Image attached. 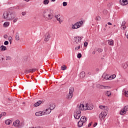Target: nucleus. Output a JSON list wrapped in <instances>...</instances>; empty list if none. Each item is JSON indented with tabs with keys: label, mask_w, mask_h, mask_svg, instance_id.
<instances>
[{
	"label": "nucleus",
	"mask_w": 128,
	"mask_h": 128,
	"mask_svg": "<svg viewBox=\"0 0 128 128\" xmlns=\"http://www.w3.org/2000/svg\"><path fill=\"white\" fill-rule=\"evenodd\" d=\"M50 12H52V10L50 9L45 10L44 11L42 16L45 19L48 16V14Z\"/></svg>",
	"instance_id": "423d86ee"
},
{
	"label": "nucleus",
	"mask_w": 128,
	"mask_h": 128,
	"mask_svg": "<svg viewBox=\"0 0 128 128\" xmlns=\"http://www.w3.org/2000/svg\"><path fill=\"white\" fill-rule=\"evenodd\" d=\"M98 52H102V49L99 48L97 50Z\"/></svg>",
	"instance_id": "de8ad7c7"
},
{
	"label": "nucleus",
	"mask_w": 128,
	"mask_h": 128,
	"mask_svg": "<svg viewBox=\"0 0 128 128\" xmlns=\"http://www.w3.org/2000/svg\"><path fill=\"white\" fill-rule=\"evenodd\" d=\"M13 125L16 128H21L20 125V120H17L13 122Z\"/></svg>",
	"instance_id": "1a4fd4ad"
},
{
	"label": "nucleus",
	"mask_w": 128,
	"mask_h": 128,
	"mask_svg": "<svg viewBox=\"0 0 128 128\" xmlns=\"http://www.w3.org/2000/svg\"><path fill=\"white\" fill-rule=\"evenodd\" d=\"M74 92V87H70V88L69 93L73 94Z\"/></svg>",
	"instance_id": "b1692460"
},
{
	"label": "nucleus",
	"mask_w": 128,
	"mask_h": 128,
	"mask_svg": "<svg viewBox=\"0 0 128 128\" xmlns=\"http://www.w3.org/2000/svg\"><path fill=\"white\" fill-rule=\"evenodd\" d=\"M97 86L98 88H101V90H104V86L98 84Z\"/></svg>",
	"instance_id": "c756f323"
},
{
	"label": "nucleus",
	"mask_w": 128,
	"mask_h": 128,
	"mask_svg": "<svg viewBox=\"0 0 128 128\" xmlns=\"http://www.w3.org/2000/svg\"><path fill=\"white\" fill-rule=\"evenodd\" d=\"M0 48H1V50L2 51V50H6V46H4V45H2L0 46Z\"/></svg>",
	"instance_id": "a878e982"
},
{
	"label": "nucleus",
	"mask_w": 128,
	"mask_h": 128,
	"mask_svg": "<svg viewBox=\"0 0 128 128\" xmlns=\"http://www.w3.org/2000/svg\"><path fill=\"white\" fill-rule=\"evenodd\" d=\"M10 26V22H5L4 24V28H8Z\"/></svg>",
	"instance_id": "bb28decb"
},
{
	"label": "nucleus",
	"mask_w": 128,
	"mask_h": 128,
	"mask_svg": "<svg viewBox=\"0 0 128 128\" xmlns=\"http://www.w3.org/2000/svg\"><path fill=\"white\" fill-rule=\"evenodd\" d=\"M80 46H76L75 48V50H80Z\"/></svg>",
	"instance_id": "37998d69"
},
{
	"label": "nucleus",
	"mask_w": 128,
	"mask_h": 128,
	"mask_svg": "<svg viewBox=\"0 0 128 128\" xmlns=\"http://www.w3.org/2000/svg\"><path fill=\"white\" fill-rule=\"evenodd\" d=\"M4 20H14V18H16V16H14V13L12 12H10V11L5 12L2 16Z\"/></svg>",
	"instance_id": "f257e3e1"
},
{
	"label": "nucleus",
	"mask_w": 128,
	"mask_h": 128,
	"mask_svg": "<svg viewBox=\"0 0 128 128\" xmlns=\"http://www.w3.org/2000/svg\"><path fill=\"white\" fill-rule=\"evenodd\" d=\"M81 106H82V108H86V107H85V108H84V104H81Z\"/></svg>",
	"instance_id": "052dcab7"
},
{
	"label": "nucleus",
	"mask_w": 128,
	"mask_h": 128,
	"mask_svg": "<svg viewBox=\"0 0 128 128\" xmlns=\"http://www.w3.org/2000/svg\"><path fill=\"white\" fill-rule=\"evenodd\" d=\"M103 14H108V10H103Z\"/></svg>",
	"instance_id": "09e8293b"
},
{
	"label": "nucleus",
	"mask_w": 128,
	"mask_h": 128,
	"mask_svg": "<svg viewBox=\"0 0 128 128\" xmlns=\"http://www.w3.org/2000/svg\"><path fill=\"white\" fill-rule=\"evenodd\" d=\"M110 86H104V89L107 90V89H110Z\"/></svg>",
	"instance_id": "8fccbe9b"
},
{
	"label": "nucleus",
	"mask_w": 128,
	"mask_h": 128,
	"mask_svg": "<svg viewBox=\"0 0 128 128\" xmlns=\"http://www.w3.org/2000/svg\"><path fill=\"white\" fill-rule=\"evenodd\" d=\"M16 40H20V36L18 32H16Z\"/></svg>",
	"instance_id": "cd10ccee"
},
{
	"label": "nucleus",
	"mask_w": 128,
	"mask_h": 128,
	"mask_svg": "<svg viewBox=\"0 0 128 128\" xmlns=\"http://www.w3.org/2000/svg\"><path fill=\"white\" fill-rule=\"evenodd\" d=\"M92 54H96V51H93Z\"/></svg>",
	"instance_id": "69168bd1"
},
{
	"label": "nucleus",
	"mask_w": 128,
	"mask_h": 128,
	"mask_svg": "<svg viewBox=\"0 0 128 128\" xmlns=\"http://www.w3.org/2000/svg\"><path fill=\"white\" fill-rule=\"evenodd\" d=\"M36 70V69H30L28 70V72H35Z\"/></svg>",
	"instance_id": "473e14b6"
},
{
	"label": "nucleus",
	"mask_w": 128,
	"mask_h": 128,
	"mask_svg": "<svg viewBox=\"0 0 128 128\" xmlns=\"http://www.w3.org/2000/svg\"><path fill=\"white\" fill-rule=\"evenodd\" d=\"M126 28V26H121V29L122 30H124Z\"/></svg>",
	"instance_id": "ea45409f"
},
{
	"label": "nucleus",
	"mask_w": 128,
	"mask_h": 128,
	"mask_svg": "<svg viewBox=\"0 0 128 128\" xmlns=\"http://www.w3.org/2000/svg\"><path fill=\"white\" fill-rule=\"evenodd\" d=\"M12 40V36H9L8 37V40H9V42H10V40Z\"/></svg>",
	"instance_id": "13d9d810"
},
{
	"label": "nucleus",
	"mask_w": 128,
	"mask_h": 128,
	"mask_svg": "<svg viewBox=\"0 0 128 128\" xmlns=\"http://www.w3.org/2000/svg\"><path fill=\"white\" fill-rule=\"evenodd\" d=\"M90 126H92V123H90V124H88V128H90Z\"/></svg>",
	"instance_id": "0e129e2a"
},
{
	"label": "nucleus",
	"mask_w": 128,
	"mask_h": 128,
	"mask_svg": "<svg viewBox=\"0 0 128 128\" xmlns=\"http://www.w3.org/2000/svg\"><path fill=\"white\" fill-rule=\"evenodd\" d=\"M108 44L110 46H114V40H108Z\"/></svg>",
	"instance_id": "393cba45"
},
{
	"label": "nucleus",
	"mask_w": 128,
	"mask_h": 128,
	"mask_svg": "<svg viewBox=\"0 0 128 128\" xmlns=\"http://www.w3.org/2000/svg\"><path fill=\"white\" fill-rule=\"evenodd\" d=\"M85 110H92L94 108V105L91 104L87 103L85 106Z\"/></svg>",
	"instance_id": "39448f33"
},
{
	"label": "nucleus",
	"mask_w": 128,
	"mask_h": 128,
	"mask_svg": "<svg viewBox=\"0 0 128 128\" xmlns=\"http://www.w3.org/2000/svg\"><path fill=\"white\" fill-rule=\"evenodd\" d=\"M12 10H20V6H16L11 8Z\"/></svg>",
	"instance_id": "f704fd0d"
},
{
	"label": "nucleus",
	"mask_w": 128,
	"mask_h": 128,
	"mask_svg": "<svg viewBox=\"0 0 128 128\" xmlns=\"http://www.w3.org/2000/svg\"><path fill=\"white\" fill-rule=\"evenodd\" d=\"M12 60V57H10V56H6V60Z\"/></svg>",
	"instance_id": "e433bc0d"
},
{
	"label": "nucleus",
	"mask_w": 128,
	"mask_h": 128,
	"mask_svg": "<svg viewBox=\"0 0 128 128\" xmlns=\"http://www.w3.org/2000/svg\"><path fill=\"white\" fill-rule=\"evenodd\" d=\"M52 112V110L50 108H48L46 110V111L45 112H44V114H50V112Z\"/></svg>",
	"instance_id": "aec40b11"
},
{
	"label": "nucleus",
	"mask_w": 128,
	"mask_h": 128,
	"mask_svg": "<svg viewBox=\"0 0 128 128\" xmlns=\"http://www.w3.org/2000/svg\"><path fill=\"white\" fill-rule=\"evenodd\" d=\"M50 33H46L45 34L44 42H48V40H50Z\"/></svg>",
	"instance_id": "9b49d317"
},
{
	"label": "nucleus",
	"mask_w": 128,
	"mask_h": 128,
	"mask_svg": "<svg viewBox=\"0 0 128 128\" xmlns=\"http://www.w3.org/2000/svg\"><path fill=\"white\" fill-rule=\"evenodd\" d=\"M1 114V116H6V112H2Z\"/></svg>",
	"instance_id": "4c0bfd02"
},
{
	"label": "nucleus",
	"mask_w": 128,
	"mask_h": 128,
	"mask_svg": "<svg viewBox=\"0 0 128 128\" xmlns=\"http://www.w3.org/2000/svg\"><path fill=\"white\" fill-rule=\"evenodd\" d=\"M96 126H98V123H95V124H94V128H96Z\"/></svg>",
	"instance_id": "680f3d73"
},
{
	"label": "nucleus",
	"mask_w": 128,
	"mask_h": 128,
	"mask_svg": "<svg viewBox=\"0 0 128 128\" xmlns=\"http://www.w3.org/2000/svg\"><path fill=\"white\" fill-rule=\"evenodd\" d=\"M82 24H84V22L82 21L78 22L74 25H72V28H73V30L78 28H80V26Z\"/></svg>",
	"instance_id": "f03ea898"
},
{
	"label": "nucleus",
	"mask_w": 128,
	"mask_h": 128,
	"mask_svg": "<svg viewBox=\"0 0 128 128\" xmlns=\"http://www.w3.org/2000/svg\"><path fill=\"white\" fill-rule=\"evenodd\" d=\"M80 120L84 124H85L88 121V118L84 116H82L81 117Z\"/></svg>",
	"instance_id": "f8f14e48"
},
{
	"label": "nucleus",
	"mask_w": 128,
	"mask_h": 128,
	"mask_svg": "<svg viewBox=\"0 0 128 128\" xmlns=\"http://www.w3.org/2000/svg\"><path fill=\"white\" fill-rule=\"evenodd\" d=\"M128 66V63L126 62L124 64V68H126Z\"/></svg>",
	"instance_id": "c9c22d12"
},
{
	"label": "nucleus",
	"mask_w": 128,
	"mask_h": 128,
	"mask_svg": "<svg viewBox=\"0 0 128 128\" xmlns=\"http://www.w3.org/2000/svg\"><path fill=\"white\" fill-rule=\"evenodd\" d=\"M76 110H80V112H81V110H86V108H82V104H80V106L78 105L77 106L76 108Z\"/></svg>",
	"instance_id": "ddd939ff"
},
{
	"label": "nucleus",
	"mask_w": 128,
	"mask_h": 128,
	"mask_svg": "<svg viewBox=\"0 0 128 128\" xmlns=\"http://www.w3.org/2000/svg\"><path fill=\"white\" fill-rule=\"evenodd\" d=\"M54 18V14L52 12V11L48 14V16L45 18L46 20H52Z\"/></svg>",
	"instance_id": "0eeeda50"
},
{
	"label": "nucleus",
	"mask_w": 128,
	"mask_h": 128,
	"mask_svg": "<svg viewBox=\"0 0 128 128\" xmlns=\"http://www.w3.org/2000/svg\"><path fill=\"white\" fill-rule=\"evenodd\" d=\"M124 110L126 111V112H128V106H124Z\"/></svg>",
	"instance_id": "3c124183"
},
{
	"label": "nucleus",
	"mask_w": 128,
	"mask_h": 128,
	"mask_svg": "<svg viewBox=\"0 0 128 128\" xmlns=\"http://www.w3.org/2000/svg\"><path fill=\"white\" fill-rule=\"evenodd\" d=\"M24 0L25 2H30V0Z\"/></svg>",
	"instance_id": "338daca9"
},
{
	"label": "nucleus",
	"mask_w": 128,
	"mask_h": 128,
	"mask_svg": "<svg viewBox=\"0 0 128 128\" xmlns=\"http://www.w3.org/2000/svg\"><path fill=\"white\" fill-rule=\"evenodd\" d=\"M54 18H56L57 20H58V22H59L60 24H62V21L60 20V14L56 15L54 16Z\"/></svg>",
	"instance_id": "2eb2a0df"
},
{
	"label": "nucleus",
	"mask_w": 128,
	"mask_h": 128,
	"mask_svg": "<svg viewBox=\"0 0 128 128\" xmlns=\"http://www.w3.org/2000/svg\"><path fill=\"white\" fill-rule=\"evenodd\" d=\"M108 24L109 26H112V23L111 22H108Z\"/></svg>",
	"instance_id": "e2e57ef3"
},
{
	"label": "nucleus",
	"mask_w": 128,
	"mask_h": 128,
	"mask_svg": "<svg viewBox=\"0 0 128 128\" xmlns=\"http://www.w3.org/2000/svg\"><path fill=\"white\" fill-rule=\"evenodd\" d=\"M126 21L124 20V21L122 22L121 26H126Z\"/></svg>",
	"instance_id": "58836bf2"
},
{
	"label": "nucleus",
	"mask_w": 128,
	"mask_h": 128,
	"mask_svg": "<svg viewBox=\"0 0 128 128\" xmlns=\"http://www.w3.org/2000/svg\"><path fill=\"white\" fill-rule=\"evenodd\" d=\"M84 122H82V121H81L80 120V121H78V126L79 128H82V126H84Z\"/></svg>",
	"instance_id": "4be33fe9"
},
{
	"label": "nucleus",
	"mask_w": 128,
	"mask_h": 128,
	"mask_svg": "<svg viewBox=\"0 0 128 128\" xmlns=\"http://www.w3.org/2000/svg\"><path fill=\"white\" fill-rule=\"evenodd\" d=\"M41 104H42V101L41 100H38L36 104H34V106H36V107L38 106H40Z\"/></svg>",
	"instance_id": "6ab92c4d"
},
{
	"label": "nucleus",
	"mask_w": 128,
	"mask_h": 128,
	"mask_svg": "<svg viewBox=\"0 0 128 128\" xmlns=\"http://www.w3.org/2000/svg\"><path fill=\"white\" fill-rule=\"evenodd\" d=\"M4 38H8V35L7 34H4Z\"/></svg>",
	"instance_id": "bf43d9fd"
},
{
	"label": "nucleus",
	"mask_w": 128,
	"mask_h": 128,
	"mask_svg": "<svg viewBox=\"0 0 128 128\" xmlns=\"http://www.w3.org/2000/svg\"><path fill=\"white\" fill-rule=\"evenodd\" d=\"M63 6H68V2H64L62 3Z\"/></svg>",
	"instance_id": "a19ab883"
},
{
	"label": "nucleus",
	"mask_w": 128,
	"mask_h": 128,
	"mask_svg": "<svg viewBox=\"0 0 128 128\" xmlns=\"http://www.w3.org/2000/svg\"><path fill=\"white\" fill-rule=\"evenodd\" d=\"M102 78H104V80H110L112 79H110V76H108V74H104L102 76Z\"/></svg>",
	"instance_id": "4468645a"
},
{
	"label": "nucleus",
	"mask_w": 128,
	"mask_h": 128,
	"mask_svg": "<svg viewBox=\"0 0 128 128\" xmlns=\"http://www.w3.org/2000/svg\"><path fill=\"white\" fill-rule=\"evenodd\" d=\"M48 2H50V0H44L43 4H44L46 5V4H48Z\"/></svg>",
	"instance_id": "7c9ffc66"
},
{
	"label": "nucleus",
	"mask_w": 128,
	"mask_h": 128,
	"mask_svg": "<svg viewBox=\"0 0 128 128\" xmlns=\"http://www.w3.org/2000/svg\"><path fill=\"white\" fill-rule=\"evenodd\" d=\"M73 96L74 94L69 93L68 95H66V98H67L68 100H72Z\"/></svg>",
	"instance_id": "a211bd4d"
},
{
	"label": "nucleus",
	"mask_w": 128,
	"mask_h": 128,
	"mask_svg": "<svg viewBox=\"0 0 128 128\" xmlns=\"http://www.w3.org/2000/svg\"><path fill=\"white\" fill-rule=\"evenodd\" d=\"M88 42H84V46L86 47L88 46Z\"/></svg>",
	"instance_id": "5fc2aeb1"
},
{
	"label": "nucleus",
	"mask_w": 128,
	"mask_h": 128,
	"mask_svg": "<svg viewBox=\"0 0 128 128\" xmlns=\"http://www.w3.org/2000/svg\"><path fill=\"white\" fill-rule=\"evenodd\" d=\"M4 46H8V41H5L4 42Z\"/></svg>",
	"instance_id": "864d4df0"
},
{
	"label": "nucleus",
	"mask_w": 128,
	"mask_h": 128,
	"mask_svg": "<svg viewBox=\"0 0 128 128\" xmlns=\"http://www.w3.org/2000/svg\"><path fill=\"white\" fill-rule=\"evenodd\" d=\"M84 37L82 36H77L74 38V42H76V44H78V42H82V39Z\"/></svg>",
	"instance_id": "6e6552de"
},
{
	"label": "nucleus",
	"mask_w": 128,
	"mask_h": 128,
	"mask_svg": "<svg viewBox=\"0 0 128 128\" xmlns=\"http://www.w3.org/2000/svg\"><path fill=\"white\" fill-rule=\"evenodd\" d=\"M108 115V110H105L104 112H102L99 115V118L101 119L106 118Z\"/></svg>",
	"instance_id": "20e7f679"
},
{
	"label": "nucleus",
	"mask_w": 128,
	"mask_h": 128,
	"mask_svg": "<svg viewBox=\"0 0 128 128\" xmlns=\"http://www.w3.org/2000/svg\"><path fill=\"white\" fill-rule=\"evenodd\" d=\"M120 2L122 6H126L128 4V0H120Z\"/></svg>",
	"instance_id": "9d476101"
},
{
	"label": "nucleus",
	"mask_w": 128,
	"mask_h": 128,
	"mask_svg": "<svg viewBox=\"0 0 128 128\" xmlns=\"http://www.w3.org/2000/svg\"><path fill=\"white\" fill-rule=\"evenodd\" d=\"M36 116H44V112H36L35 114Z\"/></svg>",
	"instance_id": "dca6fc26"
},
{
	"label": "nucleus",
	"mask_w": 128,
	"mask_h": 128,
	"mask_svg": "<svg viewBox=\"0 0 128 128\" xmlns=\"http://www.w3.org/2000/svg\"><path fill=\"white\" fill-rule=\"evenodd\" d=\"M77 57L78 58H82V54L80 53L78 54L77 55Z\"/></svg>",
	"instance_id": "c03bdc74"
},
{
	"label": "nucleus",
	"mask_w": 128,
	"mask_h": 128,
	"mask_svg": "<svg viewBox=\"0 0 128 128\" xmlns=\"http://www.w3.org/2000/svg\"><path fill=\"white\" fill-rule=\"evenodd\" d=\"M22 16H26V13L24 12H22Z\"/></svg>",
	"instance_id": "4d7b16f0"
},
{
	"label": "nucleus",
	"mask_w": 128,
	"mask_h": 128,
	"mask_svg": "<svg viewBox=\"0 0 128 128\" xmlns=\"http://www.w3.org/2000/svg\"><path fill=\"white\" fill-rule=\"evenodd\" d=\"M106 94L107 96H112V92L110 91H107Z\"/></svg>",
	"instance_id": "72a5a7b5"
},
{
	"label": "nucleus",
	"mask_w": 128,
	"mask_h": 128,
	"mask_svg": "<svg viewBox=\"0 0 128 128\" xmlns=\"http://www.w3.org/2000/svg\"><path fill=\"white\" fill-rule=\"evenodd\" d=\"M79 76L80 78H84L86 76V72H82L80 73Z\"/></svg>",
	"instance_id": "f3484780"
},
{
	"label": "nucleus",
	"mask_w": 128,
	"mask_h": 128,
	"mask_svg": "<svg viewBox=\"0 0 128 128\" xmlns=\"http://www.w3.org/2000/svg\"><path fill=\"white\" fill-rule=\"evenodd\" d=\"M61 68L62 70H66V66L65 65H64V67L62 66Z\"/></svg>",
	"instance_id": "79ce46f5"
},
{
	"label": "nucleus",
	"mask_w": 128,
	"mask_h": 128,
	"mask_svg": "<svg viewBox=\"0 0 128 128\" xmlns=\"http://www.w3.org/2000/svg\"><path fill=\"white\" fill-rule=\"evenodd\" d=\"M40 128V126H38V128Z\"/></svg>",
	"instance_id": "774afa93"
},
{
	"label": "nucleus",
	"mask_w": 128,
	"mask_h": 128,
	"mask_svg": "<svg viewBox=\"0 0 128 128\" xmlns=\"http://www.w3.org/2000/svg\"><path fill=\"white\" fill-rule=\"evenodd\" d=\"M101 110H104V108H106V106H99Z\"/></svg>",
	"instance_id": "a18cd8bd"
},
{
	"label": "nucleus",
	"mask_w": 128,
	"mask_h": 128,
	"mask_svg": "<svg viewBox=\"0 0 128 128\" xmlns=\"http://www.w3.org/2000/svg\"><path fill=\"white\" fill-rule=\"evenodd\" d=\"M112 3H108V8H110V6H112Z\"/></svg>",
	"instance_id": "6e6d98bb"
},
{
	"label": "nucleus",
	"mask_w": 128,
	"mask_h": 128,
	"mask_svg": "<svg viewBox=\"0 0 128 128\" xmlns=\"http://www.w3.org/2000/svg\"><path fill=\"white\" fill-rule=\"evenodd\" d=\"M116 74H113L111 76H109V78H110V80H112L114 78H116Z\"/></svg>",
	"instance_id": "2f4dec72"
},
{
	"label": "nucleus",
	"mask_w": 128,
	"mask_h": 128,
	"mask_svg": "<svg viewBox=\"0 0 128 128\" xmlns=\"http://www.w3.org/2000/svg\"><path fill=\"white\" fill-rule=\"evenodd\" d=\"M12 122L10 120H7L5 121L6 124L10 125V124H12Z\"/></svg>",
	"instance_id": "5701e85b"
},
{
	"label": "nucleus",
	"mask_w": 128,
	"mask_h": 128,
	"mask_svg": "<svg viewBox=\"0 0 128 128\" xmlns=\"http://www.w3.org/2000/svg\"><path fill=\"white\" fill-rule=\"evenodd\" d=\"M18 18H16L14 19L13 22H18Z\"/></svg>",
	"instance_id": "603ef678"
},
{
	"label": "nucleus",
	"mask_w": 128,
	"mask_h": 128,
	"mask_svg": "<svg viewBox=\"0 0 128 128\" xmlns=\"http://www.w3.org/2000/svg\"><path fill=\"white\" fill-rule=\"evenodd\" d=\"M56 108V104H50V108L52 110H54Z\"/></svg>",
	"instance_id": "c85d7f7f"
},
{
	"label": "nucleus",
	"mask_w": 128,
	"mask_h": 128,
	"mask_svg": "<svg viewBox=\"0 0 128 128\" xmlns=\"http://www.w3.org/2000/svg\"><path fill=\"white\" fill-rule=\"evenodd\" d=\"M126 114V111L123 108L120 112V114L122 116V114Z\"/></svg>",
	"instance_id": "412c9836"
},
{
	"label": "nucleus",
	"mask_w": 128,
	"mask_h": 128,
	"mask_svg": "<svg viewBox=\"0 0 128 128\" xmlns=\"http://www.w3.org/2000/svg\"><path fill=\"white\" fill-rule=\"evenodd\" d=\"M80 114H82V111L76 110L74 112V118L76 120H80Z\"/></svg>",
	"instance_id": "7ed1b4c3"
},
{
	"label": "nucleus",
	"mask_w": 128,
	"mask_h": 128,
	"mask_svg": "<svg viewBox=\"0 0 128 128\" xmlns=\"http://www.w3.org/2000/svg\"><path fill=\"white\" fill-rule=\"evenodd\" d=\"M96 20H100V16H97L96 18Z\"/></svg>",
	"instance_id": "49530a36"
}]
</instances>
